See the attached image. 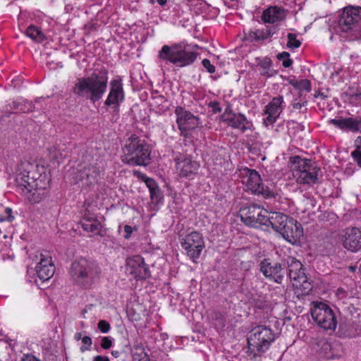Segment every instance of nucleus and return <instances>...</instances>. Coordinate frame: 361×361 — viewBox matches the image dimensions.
Masks as SVG:
<instances>
[{"mask_svg":"<svg viewBox=\"0 0 361 361\" xmlns=\"http://www.w3.org/2000/svg\"><path fill=\"white\" fill-rule=\"evenodd\" d=\"M351 156L361 168V149H355L351 152Z\"/></svg>","mask_w":361,"mask_h":361,"instance_id":"37998d69","label":"nucleus"},{"mask_svg":"<svg viewBox=\"0 0 361 361\" xmlns=\"http://www.w3.org/2000/svg\"><path fill=\"white\" fill-rule=\"evenodd\" d=\"M283 98L282 96L274 97L271 101L265 106L264 123L268 126L274 123L282 112L283 107Z\"/></svg>","mask_w":361,"mask_h":361,"instance_id":"6ab92c4d","label":"nucleus"},{"mask_svg":"<svg viewBox=\"0 0 361 361\" xmlns=\"http://www.w3.org/2000/svg\"><path fill=\"white\" fill-rule=\"evenodd\" d=\"M260 271L265 277L278 283L282 282L285 274L281 264L277 262L271 263L269 259H264L261 262Z\"/></svg>","mask_w":361,"mask_h":361,"instance_id":"412c9836","label":"nucleus"},{"mask_svg":"<svg viewBox=\"0 0 361 361\" xmlns=\"http://www.w3.org/2000/svg\"><path fill=\"white\" fill-rule=\"evenodd\" d=\"M158 56L178 67H185L195 61L197 54L189 50L187 46L175 44L171 46L164 45L159 51Z\"/></svg>","mask_w":361,"mask_h":361,"instance_id":"423d86ee","label":"nucleus"},{"mask_svg":"<svg viewBox=\"0 0 361 361\" xmlns=\"http://www.w3.org/2000/svg\"><path fill=\"white\" fill-rule=\"evenodd\" d=\"M13 109L23 113L31 112L35 109L34 104L26 99H19L13 102Z\"/></svg>","mask_w":361,"mask_h":361,"instance_id":"c85d7f7f","label":"nucleus"},{"mask_svg":"<svg viewBox=\"0 0 361 361\" xmlns=\"http://www.w3.org/2000/svg\"><path fill=\"white\" fill-rule=\"evenodd\" d=\"M290 169L299 184L313 185L318 180L320 168L310 159H302L298 156L290 157Z\"/></svg>","mask_w":361,"mask_h":361,"instance_id":"39448f33","label":"nucleus"},{"mask_svg":"<svg viewBox=\"0 0 361 361\" xmlns=\"http://www.w3.org/2000/svg\"><path fill=\"white\" fill-rule=\"evenodd\" d=\"M25 169H44V167L38 165H34L32 164H26Z\"/></svg>","mask_w":361,"mask_h":361,"instance_id":"8fccbe9b","label":"nucleus"},{"mask_svg":"<svg viewBox=\"0 0 361 361\" xmlns=\"http://www.w3.org/2000/svg\"><path fill=\"white\" fill-rule=\"evenodd\" d=\"M312 89L311 82L307 79H302L298 81V89L300 91V97H302V92L306 91L307 92H310Z\"/></svg>","mask_w":361,"mask_h":361,"instance_id":"72a5a7b5","label":"nucleus"},{"mask_svg":"<svg viewBox=\"0 0 361 361\" xmlns=\"http://www.w3.org/2000/svg\"><path fill=\"white\" fill-rule=\"evenodd\" d=\"M108 72L101 69L98 73L94 72L90 76L77 80L73 92L78 97L89 99L94 103L102 98L106 91L108 84Z\"/></svg>","mask_w":361,"mask_h":361,"instance_id":"f257e3e1","label":"nucleus"},{"mask_svg":"<svg viewBox=\"0 0 361 361\" xmlns=\"http://www.w3.org/2000/svg\"><path fill=\"white\" fill-rule=\"evenodd\" d=\"M97 327L102 333L109 332L111 328L109 323L105 320H100L98 322Z\"/></svg>","mask_w":361,"mask_h":361,"instance_id":"ea45409f","label":"nucleus"},{"mask_svg":"<svg viewBox=\"0 0 361 361\" xmlns=\"http://www.w3.org/2000/svg\"><path fill=\"white\" fill-rule=\"evenodd\" d=\"M25 35L36 42L40 43L44 39V35L41 29L34 25H30L25 31Z\"/></svg>","mask_w":361,"mask_h":361,"instance_id":"c756f323","label":"nucleus"},{"mask_svg":"<svg viewBox=\"0 0 361 361\" xmlns=\"http://www.w3.org/2000/svg\"><path fill=\"white\" fill-rule=\"evenodd\" d=\"M158 99H160L161 102L164 101V102H166V100L164 99V97H159Z\"/></svg>","mask_w":361,"mask_h":361,"instance_id":"4d7b16f0","label":"nucleus"},{"mask_svg":"<svg viewBox=\"0 0 361 361\" xmlns=\"http://www.w3.org/2000/svg\"><path fill=\"white\" fill-rule=\"evenodd\" d=\"M301 99L298 101V99H295L292 102V106L294 109L300 110L307 104V101L300 97Z\"/></svg>","mask_w":361,"mask_h":361,"instance_id":"58836bf2","label":"nucleus"},{"mask_svg":"<svg viewBox=\"0 0 361 361\" xmlns=\"http://www.w3.org/2000/svg\"><path fill=\"white\" fill-rule=\"evenodd\" d=\"M264 226H271L291 244H295L303 233L302 228L297 221L279 212H268Z\"/></svg>","mask_w":361,"mask_h":361,"instance_id":"f03ea898","label":"nucleus"},{"mask_svg":"<svg viewBox=\"0 0 361 361\" xmlns=\"http://www.w3.org/2000/svg\"><path fill=\"white\" fill-rule=\"evenodd\" d=\"M289 56V53L286 51H283L277 55L279 59L283 60V66L285 68H288L293 64V60Z\"/></svg>","mask_w":361,"mask_h":361,"instance_id":"f704fd0d","label":"nucleus"},{"mask_svg":"<svg viewBox=\"0 0 361 361\" xmlns=\"http://www.w3.org/2000/svg\"><path fill=\"white\" fill-rule=\"evenodd\" d=\"M240 176L246 190H250L253 194L262 195L265 197L274 195L273 192L264 186L260 176L255 170L247 167L243 168L240 170Z\"/></svg>","mask_w":361,"mask_h":361,"instance_id":"9d476101","label":"nucleus"},{"mask_svg":"<svg viewBox=\"0 0 361 361\" xmlns=\"http://www.w3.org/2000/svg\"><path fill=\"white\" fill-rule=\"evenodd\" d=\"M21 361H39L34 355H25L21 359Z\"/></svg>","mask_w":361,"mask_h":361,"instance_id":"49530a36","label":"nucleus"},{"mask_svg":"<svg viewBox=\"0 0 361 361\" xmlns=\"http://www.w3.org/2000/svg\"><path fill=\"white\" fill-rule=\"evenodd\" d=\"M31 171L20 173L17 178V190L23 195L30 202L38 203L46 195V188L42 185L44 183L39 176L36 178L31 176Z\"/></svg>","mask_w":361,"mask_h":361,"instance_id":"20e7f679","label":"nucleus"},{"mask_svg":"<svg viewBox=\"0 0 361 361\" xmlns=\"http://www.w3.org/2000/svg\"><path fill=\"white\" fill-rule=\"evenodd\" d=\"M286 18V11L279 6H270L263 11L262 20L267 23H275L283 20Z\"/></svg>","mask_w":361,"mask_h":361,"instance_id":"a878e982","label":"nucleus"},{"mask_svg":"<svg viewBox=\"0 0 361 361\" xmlns=\"http://www.w3.org/2000/svg\"><path fill=\"white\" fill-rule=\"evenodd\" d=\"M202 66L205 68L209 73H214L216 71L215 66H213L210 61L207 59H204L202 61Z\"/></svg>","mask_w":361,"mask_h":361,"instance_id":"a19ab883","label":"nucleus"},{"mask_svg":"<svg viewBox=\"0 0 361 361\" xmlns=\"http://www.w3.org/2000/svg\"><path fill=\"white\" fill-rule=\"evenodd\" d=\"M150 198L152 203L158 204L162 199L161 192L159 185L155 188L153 190L149 192Z\"/></svg>","mask_w":361,"mask_h":361,"instance_id":"c9c22d12","label":"nucleus"},{"mask_svg":"<svg viewBox=\"0 0 361 361\" xmlns=\"http://www.w3.org/2000/svg\"><path fill=\"white\" fill-rule=\"evenodd\" d=\"M14 219V216L12 215V209L9 207H6L4 211V214L0 216V221H8L11 222Z\"/></svg>","mask_w":361,"mask_h":361,"instance_id":"4c0bfd02","label":"nucleus"},{"mask_svg":"<svg viewBox=\"0 0 361 361\" xmlns=\"http://www.w3.org/2000/svg\"><path fill=\"white\" fill-rule=\"evenodd\" d=\"M242 221L247 226L257 227L265 225L268 211L257 204H252L240 209Z\"/></svg>","mask_w":361,"mask_h":361,"instance_id":"f8f14e48","label":"nucleus"},{"mask_svg":"<svg viewBox=\"0 0 361 361\" xmlns=\"http://www.w3.org/2000/svg\"><path fill=\"white\" fill-rule=\"evenodd\" d=\"M112 346V339L109 336H105L102 338L101 347L103 349H109Z\"/></svg>","mask_w":361,"mask_h":361,"instance_id":"79ce46f5","label":"nucleus"},{"mask_svg":"<svg viewBox=\"0 0 361 361\" xmlns=\"http://www.w3.org/2000/svg\"><path fill=\"white\" fill-rule=\"evenodd\" d=\"M284 265L287 266L288 274L293 286L307 288V277L302 263L293 257H288L284 260Z\"/></svg>","mask_w":361,"mask_h":361,"instance_id":"ddd939ff","label":"nucleus"},{"mask_svg":"<svg viewBox=\"0 0 361 361\" xmlns=\"http://www.w3.org/2000/svg\"><path fill=\"white\" fill-rule=\"evenodd\" d=\"M82 338L83 337L82 336V333H80V332H78V333L75 334V335H74V338L76 341H79V340L82 341Z\"/></svg>","mask_w":361,"mask_h":361,"instance_id":"864d4df0","label":"nucleus"},{"mask_svg":"<svg viewBox=\"0 0 361 361\" xmlns=\"http://www.w3.org/2000/svg\"><path fill=\"white\" fill-rule=\"evenodd\" d=\"M37 275L42 281L50 279L54 274L55 267L51 261V257L47 252L41 253L39 262L36 266Z\"/></svg>","mask_w":361,"mask_h":361,"instance_id":"aec40b11","label":"nucleus"},{"mask_svg":"<svg viewBox=\"0 0 361 361\" xmlns=\"http://www.w3.org/2000/svg\"><path fill=\"white\" fill-rule=\"evenodd\" d=\"M341 240L343 247L351 251H361V228L348 227L343 231Z\"/></svg>","mask_w":361,"mask_h":361,"instance_id":"a211bd4d","label":"nucleus"},{"mask_svg":"<svg viewBox=\"0 0 361 361\" xmlns=\"http://www.w3.org/2000/svg\"><path fill=\"white\" fill-rule=\"evenodd\" d=\"M288 42L287 47L290 49H298L300 47L301 42L297 39L296 35L294 33H288L287 35Z\"/></svg>","mask_w":361,"mask_h":361,"instance_id":"473e14b6","label":"nucleus"},{"mask_svg":"<svg viewBox=\"0 0 361 361\" xmlns=\"http://www.w3.org/2000/svg\"><path fill=\"white\" fill-rule=\"evenodd\" d=\"M122 152L123 162L130 166H146L149 163V147L136 135H131L126 140Z\"/></svg>","mask_w":361,"mask_h":361,"instance_id":"7ed1b4c3","label":"nucleus"},{"mask_svg":"<svg viewBox=\"0 0 361 361\" xmlns=\"http://www.w3.org/2000/svg\"><path fill=\"white\" fill-rule=\"evenodd\" d=\"M176 123L182 135H188L189 130L196 128L200 124L198 117L182 106H177L175 109Z\"/></svg>","mask_w":361,"mask_h":361,"instance_id":"dca6fc26","label":"nucleus"},{"mask_svg":"<svg viewBox=\"0 0 361 361\" xmlns=\"http://www.w3.org/2000/svg\"><path fill=\"white\" fill-rule=\"evenodd\" d=\"M70 275L73 281L78 285L90 287L98 275L95 264L85 258L75 259L71 264Z\"/></svg>","mask_w":361,"mask_h":361,"instance_id":"1a4fd4ad","label":"nucleus"},{"mask_svg":"<svg viewBox=\"0 0 361 361\" xmlns=\"http://www.w3.org/2000/svg\"><path fill=\"white\" fill-rule=\"evenodd\" d=\"M181 245L186 251L188 256L195 261L200 257L204 247V243L201 234L194 231L188 234L183 239Z\"/></svg>","mask_w":361,"mask_h":361,"instance_id":"2eb2a0df","label":"nucleus"},{"mask_svg":"<svg viewBox=\"0 0 361 361\" xmlns=\"http://www.w3.org/2000/svg\"><path fill=\"white\" fill-rule=\"evenodd\" d=\"M298 81L297 80H290L289 83L293 85L295 89H298Z\"/></svg>","mask_w":361,"mask_h":361,"instance_id":"603ef678","label":"nucleus"},{"mask_svg":"<svg viewBox=\"0 0 361 361\" xmlns=\"http://www.w3.org/2000/svg\"><path fill=\"white\" fill-rule=\"evenodd\" d=\"M82 345L80 348L81 353L90 350L92 344V338L90 336H83L82 338Z\"/></svg>","mask_w":361,"mask_h":361,"instance_id":"e433bc0d","label":"nucleus"},{"mask_svg":"<svg viewBox=\"0 0 361 361\" xmlns=\"http://www.w3.org/2000/svg\"><path fill=\"white\" fill-rule=\"evenodd\" d=\"M133 174L139 179L145 182L146 186L149 190V192L153 190L155 188L158 186L157 182L153 178L147 177L146 175H145L144 173H141L139 171H134Z\"/></svg>","mask_w":361,"mask_h":361,"instance_id":"7c9ffc66","label":"nucleus"},{"mask_svg":"<svg viewBox=\"0 0 361 361\" xmlns=\"http://www.w3.org/2000/svg\"><path fill=\"white\" fill-rule=\"evenodd\" d=\"M313 319L317 324L326 330H335L337 320L333 310L324 302H317L311 312Z\"/></svg>","mask_w":361,"mask_h":361,"instance_id":"9b49d317","label":"nucleus"},{"mask_svg":"<svg viewBox=\"0 0 361 361\" xmlns=\"http://www.w3.org/2000/svg\"><path fill=\"white\" fill-rule=\"evenodd\" d=\"M209 106L212 109V111L214 113H219L221 111V108L219 105V103L217 102H211L209 104Z\"/></svg>","mask_w":361,"mask_h":361,"instance_id":"a18cd8bd","label":"nucleus"},{"mask_svg":"<svg viewBox=\"0 0 361 361\" xmlns=\"http://www.w3.org/2000/svg\"><path fill=\"white\" fill-rule=\"evenodd\" d=\"M329 123L341 130L361 133V116L340 119L334 118L329 120Z\"/></svg>","mask_w":361,"mask_h":361,"instance_id":"b1692460","label":"nucleus"},{"mask_svg":"<svg viewBox=\"0 0 361 361\" xmlns=\"http://www.w3.org/2000/svg\"><path fill=\"white\" fill-rule=\"evenodd\" d=\"M355 149H361V136L357 137L355 141Z\"/></svg>","mask_w":361,"mask_h":361,"instance_id":"de8ad7c7","label":"nucleus"},{"mask_svg":"<svg viewBox=\"0 0 361 361\" xmlns=\"http://www.w3.org/2000/svg\"><path fill=\"white\" fill-rule=\"evenodd\" d=\"M259 66L262 69L261 71V75L267 76V77H271L275 74V71L271 69V61L268 59L265 58L260 63Z\"/></svg>","mask_w":361,"mask_h":361,"instance_id":"2f4dec72","label":"nucleus"},{"mask_svg":"<svg viewBox=\"0 0 361 361\" xmlns=\"http://www.w3.org/2000/svg\"><path fill=\"white\" fill-rule=\"evenodd\" d=\"M125 99L122 80L116 77L109 83V92L104 102V105L111 108L114 111H118L119 106Z\"/></svg>","mask_w":361,"mask_h":361,"instance_id":"4468645a","label":"nucleus"},{"mask_svg":"<svg viewBox=\"0 0 361 361\" xmlns=\"http://www.w3.org/2000/svg\"><path fill=\"white\" fill-rule=\"evenodd\" d=\"M338 27L351 39L361 38V7L348 6L343 8L338 20Z\"/></svg>","mask_w":361,"mask_h":361,"instance_id":"0eeeda50","label":"nucleus"},{"mask_svg":"<svg viewBox=\"0 0 361 361\" xmlns=\"http://www.w3.org/2000/svg\"><path fill=\"white\" fill-rule=\"evenodd\" d=\"M278 29L276 26H266L262 29L250 30L246 34V39L250 42H259L265 40L273 36Z\"/></svg>","mask_w":361,"mask_h":361,"instance_id":"393cba45","label":"nucleus"},{"mask_svg":"<svg viewBox=\"0 0 361 361\" xmlns=\"http://www.w3.org/2000/svg\"><path fill=\"white\" fill-rule=\"evenodd\" d=\"M127 269L137 279H145L149 276V271L140 256H134L127 259Z\"/></svg>","mask_w":361,"mask_h":361,"instance_id":"4be33fe9","label":"nucleus"},{"mask_svg":"<svg viewBox=\"0 0 361 361\" xmlns=\"http://www.w3.org/2000/svg\"><path fill=\"white\" fill-rule=\"evenodd\" d=\"M94 361H109V359L108 357L97 355L96 357H94Z\"/></svg>","mask_w":361,"mask_h":361,"instance_id":"09e8293b","label":"nucleus"},{"mask_svg":"<svg viewBox=\"0 0 361 361\" xmlns=\"http://www.w3.org/2000/svg\"><path fill=\"white\" fill-rule=\"evenodd\" d=\"M82 228L91 233H99L101 229L100 222L94 218H84L81 221Z\"/></svg>","mask_w":361,"mask_h":361,"instance_id":"cd10ccee","label":"nucleus"},{"mask_svg":"<svg viewBox=\"0 0 361 361\" xmlns=\"http://www.w3.org/2000/svg\"><path fill=\"white\" fill-rule=\"evenodd\" d=\"M336 294L338 296L341 295V297H343V296H345V291L343 288H339L337 289Z\"/></svg>","mask_w":361,"mask_h":361,"instance_id":"3c124183","label":"nucleus"},{"mask_svg":"<svg viewBox=\"0 0 361 361\" xmlns=\"http://www.w3.org/2000/svg\"><path fill=\"white\" fill-rule=\"evenodd\" d=\"M228 125L233 128H238L243 132L246 131L250 128V123L246 117L241 114H231L230 118L226 119Z\"/></svg>","mask_w":361,"mask_h":361,"instance_id":"bb28decb","label":"nucleus"},{"mask_svg":"<svg viewBox=\"0 0 361 361\" xmlns=\"http://www.w3.org/2000/svg\"><path fill=\"white\" fill-rule=\"evenodd\" d=\"M175 161L176 171L180 177L192 178L200 168L197 161L182 154L177 156Z\"/></svg>","mask_w":361,"mask_h":361,"instance_id":"f3484780","label":"nucleus"},{"mask_svg":"<svg viewBox=\"0 0 361 361\" xmlns=\"http://www.w3.org/2000/svg\"><path fill=\"white\" fill-rule=\"evenodd\" d=\"M99 174V167L97 164H90L79 171L77 183L82 187L94 185L97 183Z\"/></svg>","mask_w":361,"mask_h":361,"instance_id":"5701e85b","label":"nucleus"},{"mask_svg":"<svg viewBox=\"0 0 361 361\" xmlns=\"http://www.w3.org/2000/svg\"><path fill=\"white\" fill-rule=\"evenodd\" d=\"M123 228L125 232L124 238L126 239H129L133 231L135 230V228H133L129 225H125Z\"/></svg>","mask_w":361,"mask_h":361,"instance_id":"c03bdc74","label":"nucleus"},{"mask_svg":"<svg viewBox=\"0 0 361 361\" xmlns=\"http://www.w3.org/2000/svg\"><path fill=\"white\" fill-rule=\"evenodd\" d=\"M157 1L159 5L164 6L166 4L167 0H157Z\"/></svg>","mask_w":361,"mask_h":361,"instance_id":"6e6d98bb","label":"nucleus"},{"mask_svg":"<svg viewBox=\"0 0 361 361\" xmlns=\"http://www.w3.org/2000/svg\"><path fill=\"white\" fill-rule=\"evenodd\" d=\"M41 99H42V98H37L35 102H39Z\"/></svg>","mask_w":361,"mask_h":361,"instance_id":"13d9d810","label":"nucleus"},{"mask_svg":"<svg viewBox=\"0 0 361 361\" xmlns=\"http://www.w3.org/2000/svg\"><path fill=\"white\" fill-rule=\"evenodd\" d=\"M120 351L118 350H113L111 352V355L114 357H118L120 356Z\"/></svg>","mask_w":361,"mask_h":361,"instance_id":"5fc2aeb1","label":"nucleus"},{"mask_svg":"<svg viewBox=\"0 0 361 361\" xmlns=\"http://www.w3.org/2000/svg\"><path fill=\"white\" fill-rule=\"evenodd\" d=\"M149 2H150L151 4H154V0H149Z\"/></svg>","mask_w":361,"mask_h":361,"instance_id":"bf43d9fd","label":"nucleus"},{"mask_svg":"<svg viewBox=\"0 0 361 361\" xmlns=\"http://www.w3.org/2000/svg\"><path fill=\"white\" fill-rule=\"evenodd\" d=\"M247 340L248 352L256 357L269 348L275 340V335L270 328L259 326L252 330Z\"/></svg>","mask_w":361,"mask_h":361,"instance_id":"6e6552de","label":"nucleus"}]
</instances>
